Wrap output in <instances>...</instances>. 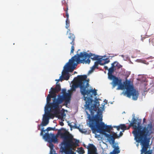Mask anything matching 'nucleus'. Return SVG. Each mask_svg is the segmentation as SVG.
<instances>
[{"label": "nucleus", "instance_id": "1", "mask_svg": "<svg viewBox=\"0 0 154 154\" xmlns=\"http://www.w3.org/2000/svg\"><path fill=\"white\" fill-rule=\"evenodd\" d=\"M61 90L59 84H57L54 88H51L47 97V105L45 107V111H48L49 108L51 111H54L55 115H57L60 113V108L62 106L60 105L64 101L63 105L67 106L70 102L71 95L69 93L63 92V95L58 94L57 97L56 93Z\"/></svg>", "mask_w": 154, "mask_h": 154}, {"label": "nucleus", "instance_id": "2", "mask_svg": "<svg viewBox=\"0 0 154 154\" xmlns=\"http://www.w3.org/2000/svg\"><path fill=\"white\" fill-rule=\"evenodd\" d=\"M102 121V113L100 110L98 109L97 115L94 117L93 119L90 120L89 126L91 128L93 133L95 134L97 132L102 133L107 138L108 140H111L114 143V140L116 138H117L119 136L116 133L114 132L112 135L106 133V132L110 133L112 127L110 125H105L104 122L100 123V122H101Z\"/></svg>", "mask_w": 154, "mask_h": 154}, {"label": "nucleus", "instance_id": "3", "mask_svg": "<svg viewBox=\"0 0 154 154\" xmlns=\"http://www.w3.org/2000/svg\"><path fill=\"white\" fill-rule=\"evenodd\" d=\"M141 119L138 118L136 119L134 117L132 118L129 126L127 128V129L128 130L131 127H132L134 130L132 133L136 141H139L145 136L153 134V127L151 122L144 127L141 126Z\"/></svg>", "mask_w": 154, "mask_h": 154}, {"label": "nucleus", "instance_id": "4", "mask_svg": "<svg viewBox=\"0 0 154 154\" xmlns=\"http://www.w3.org/2000/svg\"><path fill=\"white\" fill-rule=\"evenodd\" d=\"M64 131L62 132L60 130H58V134L60 135L63 141L61 143V149L63 152L65 154H75L72 150H75L76 147L79 146V140L73 138V136L63 128L61 129Z\"/></svg>", "mask_w": 154, "mask_h": 154}, {"label": "nucleus", "instance_id": "5", "mask_svg": "<svg viewBox=\"0 0 154 154\" xmlns=\"http://www.w3.org/2000/svg\"><path fill=\"white\" fill-rule=\"evenodd\" d=\"M85 85L84 89L82 91L83 95L84 98V100L86 101L85 106L86 109L89 110L91 115L94 116V112L97 111L98 108L97 106L98 104L99 105V103L95 101L94 104L91 106V107H90V104L92 101V95H94V96H96L97 95V91L95 89H93L91 87L90 88H88L89 85L88 81L87 79Z\"/></svg>", "mask_w": 154, "mask_h": 154}, {"label": "nucleus", "instance_id": "6", "mask_svg": "<svg viewBox=\"0 0 154 154\" xmlns=\"http://www.w3.org/2000/svg\"><path fill=\"white\" fill-rule=\"evenodd\" d=\"M75 56L74 58L77 63H85L86 64H89L91 60L89 58H91L93 60H100L101 57L98 55L93 54L91 53L88 54L86 52H81L80 54H77L75 55Z\"/></svg>", "mask_w": 154, "mask_h": 154}, {"label": "nucleus", "instance_id": "7", "mask_svg": "<svg viewBox=\"0 0 154 154\" xmlns=\"http://www.w3.org/2000/svg\"><path fill=\"white\" fill-rule=\"evenodd\" d=\"M118 85V87L117 88V90H123L125 86L126 90L125 94L129 98H130L132 96L133 100H137L139 93L138 91L134 89L133 86L128 83H126L124 86L122 83V81Z\"/></svg>", "mask_w": 154, "mask_h": 154}, {"label": "nucleus", "instance_id": "8", "mask_svg": "<svg viewBox=\"0 0 154 154\" xmlns=\"http://www.w3.org/2000/svg\"><path fill=\"white\" fill-rule=\"evenodd\" d=\"M75 56L72 57L71 59L69 60V62L67 63L64 67L63 70L62 72V79H63L68 80L69 78V72H72L75 66H77V63L74 58Z\"/></svg>", "mask_w": 154, "mask_h": 154}, {"label": "nucleus", "instance_id": "9", "mask_svg": "<svg viewBox=\"0 0 154 154\" xmlns=\"http://www.w3.org/2000/svg\"><path fill=\"white\" fill-rule=\"evenodd\" d=\"M87 78V76L86 75H78L77 77L75 78L74 81L71 86V91H75L76 88L79 87L80 92L83 95L82 91L84 89Z\"/></svg>", "mask_w": 154, "mask_h": 154}, {"label": "nucleus", "instance_id": "10", "mask_svg": "<svg viewBox=\"0 0 154 154\" xmlns=\"http://www.w3.org/2000/svg\"><path fill=\"white\" fill-rule=\"evenodd\" d=\"M111 144H112V147L114 148L112 152H110V154H118L120 152V150L118 144L115 143H113L112 140H108ZM87 148L88 149V154H98L97 153V150L96 148L92 144H89Z\"/></svg>", "mask_w": 154, "mask_h": 154}, {"label": "nucleus", "instance_id": "11", "mask_svg": "<svg viewBox=\"0 0 154 154\" xmlns=\"http://www.w3.org/2000/svg\"><path fill=\"white\" fill-rule=\"evenodd\" d=\"M152 134H148L147 136H146L143 137L139 141H136L137 142L140 143V145L142 146V148L141 150V153L140 154H143V153H145L146 151L148 150L149 146L150 140L151 138V135Z\"/></svg>", "mask_w": 154, "mask_h": 154}, {"label": "nucleus", "instance_id": "12", "mask_svg": "<svg viewBox=\"0 0 154 154\" xmlns=\"http://www.w3.org/2000/svg\"><path fill=\"white\" fill-rule=\"evenodd\" d=\"M43 138L49 142H53L56 143L58 142L57 137L55 136L53 134H49L48 133H46L43 136Z\"/></svg>", "mask_w": 154, "mask_h": 154}, {"label": "nucleus", "instance_id": "13", "mask_svg": "<svg viewBox=\"0 0 154 154\" xmlns=\"http://www.w3.org/2000/svg\"><path fill=\"white\" fill-rule=\"evenodd\" d=\"M109 79L111 80H112L111 83L112 85V88H114L116 86L119 84L122 81V80L121 79H119L114 75Z\"/></svg>", "mask_w": 154, "mask_h": 154}, {"label": "nucleus", "instance_id": "14", "mask_svg": "<svg viewBox=\"0 0 154 154\" xmlns=\"http://www.w3.org/2000/svg\"><path fill=\"white\" fill-rule=\"evenodd\" d=\"M114 68L113 64H112L111 67H110L108 70V74L109 78L114 76L112 74L114 71Z\"/></svg>", "mask_w": 154, "mask_h": 154}, {"label": "nucleus", "instance_id": "15", "mask_svg": "<svg viewBox=\"0 0 154 154\" xmlns=\"http://www.w3.org/2000/svg\"><path fill=\"white\" fill-rule=\"evenodd\" d=\"M69 40H68V41L70 42V44L75 43V37L73 34L70 33L69 35Z\"/></svg>", "mask_w": 154, "mask_h": 154}, {"label": "nucleus", "instance_id": "16", "mask_svg": "<svg viewBox=\"0 0 154 154\" xmlns=\"http://www.w3.org/2000/svg\"><path fill=\"white\" fill-rule=\"evenodd\" d=\"M114 127L116 128L118 131L121 129L123 130V131L127 129L126 126L124 124H120L119 126H114Z\"/></svg>", "mask_w": 154, "mask_h": 154}, {"label": "nucleus", "instance_id": "17", "mask_svg": "<svg viewBox=\"0 0 154 154\" xmlns=\"http://www.w3.org/2000/svg\"><path fill=\"white\" fill-rule=\"evenodd\" d=\"M49 118L47 116H44L43 117V121L42 123V126H46L49 122Z\"/></svg>", "mask_w": 154, "mask_h": 154}, {"label": "nucleus", "instance_id": "18", "mask_svg": "<svg viewBox=\"0 0 154 154\" xmlns=\"http://www.w3.org/2000/svg\"><path fill=\"white\" fill-rule=\"evenodd\" d=\"M100 60H101V63H102L103 65L106 63H109L110 61V60L108 58H106L105 59H103L102 57H101Z\"/></svg>", "mask_w": 154, "mask_h": 154}, {"label": "nucleus", "instance_id": "19", "mask_svg": "<svg viewBox=\"0 0 154 154\" xmlns=\"http://www.w3.org/2000/svg\"><path fill=\"white\" fill-rule=\"evenodd\" d=\"M78 150H77L76 151L79 154H83L85 153V152L83 148L81 147L79 148H78Z\"/></svg>", "mask_w": 154, "mask_h": 154}, {"label": "nucleus", "instance_id": "20", "mask_svg": "<svg viewBox=\"0 0 154 154\" xmlns=\"http://www.w3.org/2000/svg\"><path fill=\"white\" fill-rule=\"evenodd\" d=\"M99 64L101 65H103V64H102V63H101V60H97V61L95 62L94 63V65L93 66L95 67L96 68H97Z\"/></svg>", "mask_w": 154, "mask_h": 154}, {"label": "nucleus", "instance_id": "21", "mask_svg": "<svg viewBox=\"0 0 154 154\" xmlns=\"http://www.w3.org/2000/svg\"><path fill=\"white\" fill-rule=\"evenodd\" d=\"M66 29H68V30L67 33L70 31V30L68 29L70 26V21L69 20H66Z\"/></svg>", "mask_w": 154, "mask_h": 154}, {"label": "nucleus", "instance_id": "22", "mask_svg": "<svg viewBox=\"0 0 154 154\" xmlns=\"http://www.w3.org/2000/svg\"><path fill=\"white\" fill-rule=\"evenodd\" d=\"M45 116H47L48 117V118L49 119V118L53 119L54 117V114L51 113L49 112L47 113Z\"/></svg>", "mask_w": 154, "mask_h": 154}, {"label": "nucleus", "instance_id": "23", "mask_svg": "<svg viewBox=\"0 0 154 154\" xmlns=\"http://www.w3.org/2000/svg\"><path fill=\"white\" fill-rule=\"evenodd\" d=\"M112 64H113V66L115 67L116 66L118 68H120L122 67V66L116 61H115Z\"/></svg>", "mask_w": 154, "mask_h": 154}, {"label": "nucleus", "instance_id": "24", "mask_svg": "<svg viewBox=\"0 0 154 154\" xmlns=\"http://www.w3.org/2000/svg\"><path fill=\"white\" fill-rule=\"evenodd\" d=\"M71 44L72 45V46H71V50L70 53L71 54H72V53H73V52H74V45H75V43H74V44Z\"/></svg>", "mask_w": 154, "mask_h": 154}, {"label": "nucleus", "instance_id": "25", "mask_svg": "<svg viewBox=\"0 0 154 154\" xmlns=\"http://www.w3.org/2000/svg\"><path fill=\"white\" fill-rule=\"evenodd\" d=\"M50 143L49 144V146L50 148V151L51 150H54L53 149L54 145L53 143H51L50 142H49Z\"/></svg>", "mask_w": 154, "mask_h": 154}, {"label": "nucleus", "instance_id": "26", "mask_svg": "<svg viewBox=\"0 0 154 154\" xmlns=\"http://www.w3.org/2000/svg\"><path fill=\"white\" fill-rule=\"evenodd\" d=\"M152 150H149L148 151L147 150L145 152V154H152Z\"/></svg>", "mask_w": 154, "mask_h": 154}, {"label": "nucleus", "instance_id": "27", "mask_svg": "<svg viewBox=\"0 0 154 154\" xmlns=\"http://www.w3.org/2000/svg\"><path fill=\"white\" fill-rule=\"evenodd\" d=\"M64 5L66 6V9L64 8V11H65V12H68V6L67 3H66L64 4Z\"/></svg>", "mask_w": 154, "mask_h": 154}, {"label": "nucleus", "instance_id": "28", "mask_svg": "<svg viewBox=\"0 0 154 154\" xmlns=\"http://www.w3.org/2000/svg\"><path fill=\"white\" fill-rule=\"evenodd\" d=\"M55 128H52L51 127H48L46 129L48 131H49L51 130H55Z\"/></svg>", "mask_w": 154, "mask_h": 154}, {"label": "nucleus", "instance_id": "29", "mask_svg": "<svg viewBox=\"0 0 154 154\" xmlns=\"http://www.w3.org/2000/svg\"><path fill=\"white\" fill-rule=\"evenodd\" d=\"M49 154H57L55 153V151L54 150H51L50 151Z\"/></svg>", "mask_w": 154, "mask_h": 154}, {"label": "nucleus", "instance_id": "30", "mask_svg": "<svg viewBox=\"0 0 154 154\" xmlns=\"http://www.w3.org/2000/svg\"><path fill=\"white\" fill-rule=\"evenodd\" d=\"M66 20H69V14L68 12H66Z\"/></svg>", "mask_w": 154, "mask_h": 154}, {"label": "nucleus", "instance_id": "31", "mask_svg": "<svg viewBox=\"0 0 154 154\" xmlns=\"http://www.w3.org/2000/svg\"><path fill=\"white\" fill-rule=\"evenodd\" d=\"M62 76H60V79H56L55 81H57L58 82H59L60 81H62L63 80V79H62Z\"/></svg>", "mask_w": 154, "mask_h": 154}, {"label": "nucleus", "instance_id": "32", "mask_svg": "<svg viewBox=\"0 0 154 154\" xmlns=\"http://www.w3.org/2000/svg\"><path fill=\"white\" fill-rule=\"evenodd\" d=\"M63 115H64V114L63 113H62L61 114V115H59V116L58 118H60V119H63Z\"/></svg>", "mask_w": 154, "mask_h": 154}, {"label": "nucleus", "instance_id": "33", "mask_svg": "<svg viewBox=\"0 0 154 154\" xmlns=\"http://www.w3.org/2000/svg\"><path fill=\"white\" fill-rule=\"evenodd\" d=\"M60 125L61 126H63L64 125V123L62 122H60Z\"/></svg>", "mask_w": 154, "mask_h": 154}, {"label": "nucleus", "instance_id": "34", "mask_svg": "<svg viewBox=\"0 0 154 154\" xmlns=\"http://www.w3.org/2000/svg\"><path fill=\"white\" fill-rule=\"evenodd\" d=\"M123 134L122 133L121 131L119 133V137L118 138H119L120 137L122 136V135Z\"/></svg>", "mask_w": 154, "mask_h": 154}, {"label": "nucleus", "instance_id": "35", "mask_svg": "<svg viewBox=\"0 0 154 154\" xmlns=\"http://www.w3.org/2000/svg\"><path fill=\"white\" fill-rule=\"evenodd\" d=\"M96 68L94 66H93L92 67V68H91V70L92 71H93Z\"/></svg>", "mask_w": 154, "mask_h": 154}, {"label": "nucleus", "instance_id": "36", "mask_svg": "<svg viewBox=\"0 0 154 154\" xmlns=\"http://www.w3.org/2000/svg\"><path fill=\"white\" fill-rule=\"evenodd\" d=\"M44 128H43L41 129V131H43V132H45V130H44Z\"/></svg>", "mask_w": 154, "mask_h": 154}, {"label": "nucleus", "instance_id": "37", "mask_svg": "<svg viewBox=\"0 0 154 154\" xmlns=\"http://www.w3.org/2000/svg\"><path fill=\"white\" fill-rule=\"evenodd\" d=\"M104 69L106 70H108V69H109L108 68V67L107 66H104Z\"/></svg>", "mask_w": 154, "mask_h": 154}, {"label": "nucleus", "instance_id": "38", "mask_svg": "<svg viewBox=\"0 0 154 154\" xmlns=\"http://www.w3.org/2000/svg\"><path fill=\"white\" fill-rule=\"evenodd\" d=\"M40 135L41 136L43 135V131H41V132L40 133Z\"/></svg>", "mask_w": 154, "mask_h": 154}, {"label": "nucleus", "instance_id": "39", "mask_svg": "<svg viewBox=\"0 0 154 154\" xmlns=\"http://www.w3.org/2000/svg\"><path fill=\"white\" fill-rule=\"evenodd\" d=\"M146 119L145 118H144L143 119V122H144L145 121Z\"/></svg>", "mask_w": 154, "mask_h": 154}, {"label": "nucleus", "instance_id": "40", "mask_svg": "<svg viewBox=\"0 0 154 154\" xmlns=\"http://www.w3.org/2000/svg\"><path fill=\"white\" fill-rule=\"evenodd\" d=\"M86 113L89 116H90V115H89L88 112H86Z\"/></svg>", "mask_w": 154, "mask_h": 154}, {"label": "nucleus", "instance_id": "41", "mask_svg": "<svg viewBox=\"0 0 154 154\" xmlns=\"http://www.w3.org/2000/svg\"><path fill=\"white\" fill-rule=\"evenodd\" d=\"M84 147H86V145H85V144H84Z\"/></svg>", "mask_w": 154, "mask_h": 154}, {"label": "nucleus", "instance_id": "42", "mask_svg": "<svg viewBox=\"0 0 154 154\" xmlns=\"http://www.w3.org/2000/svg\"><path fill=\"white\" fill-rule=\"evenodd\" d=\"M75 73H76V72H74V74Z\"/></svg>", "mask_w": 154, "mask_h": 154}]
</instances>
